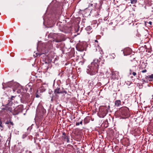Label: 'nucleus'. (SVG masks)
I'll return each mask as SVG.
<instances>
[{
	"label": "nucleus",
	"instance_id": "nucleus-1",
	"mask_svg": "<svg viewBox=\"0 0 153 153\" xmlns=\"http://www.w3.org/2000/svg\"><path fill=\"white\" fill-rule=\"evenodd\" d=\"M104 61L102 56L99 57L98 59H95L88 66L87 73L91 75H95L98 73L99 65L103 64Z\"/></svg>",
	"mask_w": 153,
	"mask_h": 153
},
{
	"label": "nucleus",
	"instance_id": "nucleus-2",
	"mask_svg": "<svg viewBox=\"0 0 153 153\" xmlns=\"http://www.w3.org/2000/svg\"><path fill=\"white\" fill-rule=\"evenodd\" d=\"M10 103L7 104L5 106V108H2L4 110H7L11 112L13 114L16 115L18 114L21 111V109L19 107H17L16 108L13 109L11 107L9 106Z\"/></svg>",
	"mask_w": 153,
	"mask_h": 153
},
{
	"label": "nucleus",
	"instance_id": "nucleus-3",
	"mask_svg": "<svg viewBox=\"0 0 153 153\" xmlns=\"http://www.w3.org/2000/svg\"><path fill=\"white\" fill-rule=\"evenodd\" d=\"M103 3L102 1H100L99 4L97 5L95 8V10H94L91 11L90 13L96 17H97L99 15V13L100 10L102 8V5Z\"/></svg>",
	"mask_w": 153,
	"mask_h": 153
},
{
	"label": "nucleus",
	"instance_id": "nucleus-4",
	"mask_svg": "<svg viewBox=\"0 0 153 153\" xmlns=\"http://www.w3.org/2000/svg\"><path fill=\"white\" fill-rule=\"evenodd\" d=\"M107 113L106 107L105 106H101L99 108V111L98 114L100 117L103 118L106 116Z\"/></svg>",
	"mask_w": 153,
	"mask_h": 153
},
{
	"label": "nucleus",
	"instance_id": "nucleus-5",
	"mask_svg": "<svg viewBox=\"0 0 153 153\" xmlns=\"http://www.w3.org/2000/svg\"><path fill=\"white\" fill-rule=\"evenodd\" d=\"M46 110L43 106L39 105L36 109V114L40 117L43 116L45 113Z\"/></svg>",
	"mask_w": 153,
	"mask_h": 153
},
{
	"label": "nucleus",
	"instance_id": "nucleus-6",
	"mask_svg": "<svg viewBox=\"0 0 153 153\" xmlns=\"http://www.w3.org/2000/svg\"><path fill=\"white\" fill-rule=\"evenodd\" d=\"M121 114L127 118L130 116L128 108L126 107H124L121 109Z\"/></svg>",
	"mask_w": 153,
	"mask_h": 153
},
{
	"label": "nucleus",
	"instance_id": "nucleus-7",
	"mask_svg": "<svg viewBox=\"0 0 153 153\" xmlns=\"http://www.w3.org/2000/svg\"><path fill=\"white\" fill-rule=\"evenodd\" d=\"M136 67L133 66L129 70V74L130 75H132L134 76H136L137 73H136Z\"/></svg>",
	"mask_w": 153,
	"mask_h": 153
},
{
	"label": "nucleus",
	"instance_id": "nucleus-8",
	"mask_svg": "<svg viewBox=\"0 0 153 153\" xmlns=\"http://www.w3.org/2000/svg\"><path fill=\"white\" fill-rule=\"evenodd\" d=\"M131 50L129 48L125 49L123 51V53L124 56H127L130 54Z\"/></svg>",
	"mask_w": 153,
	"mask_h": 153
},
{
	"label": "nucleus",
	"instance_id": "nucleus-9",
	"mask_svg": "<svg viewBox=\"0 0 153 153\" xmlns=\"http://www.w3.org/2000/svg\"><path fill=\"white\" fill-rule=\"evenodd\" d=\"M76 48L79 51H82L84 50L85 47L82 45L81 44H80L77 46Z\"/></svg>",
	"mask_w": 153,
	"mask_h": 153
},
{
	"label": "nucleus",
	"instance_id": "nucleus-10",
	"mask_svg": "<svg viewBox=\"0 0 153 153\" xmlns=\"http://www.w3.org/2000/svg\"><path fill=\"white\" fill-rule=\"evenodd\" d=\"M54 93L55 94H59L62 93V91L60 90L59 88L58 87L56 89H55L54 91Z\"/></svg>",
	"mask_w": 153,
	"mask_h": 153
},
{
	"label": "nucleus",
	"instance_id": "nucleus-11",
	"mask_svg": "<svg viewBox=\"0 0 153 153\" xmlns=\"http://www.w3.org/2000/svg\"><path fill=\"white\" fill-rule=\"evenodd\" d=\"M90 120L89 117L87 116L86 117L84 120L83 122L84 124H86L88 123Z\"/></svg>",
	"mask_w": 153,
	"mask_h": 153
},
{
	"label": "nucleus",
	"instance_id": "nucleus-12",
	"mask_svg": "<svg viewBox=\"0 0 153 153\" xmlns=\"http://www.w3.org/2000/svg\"><path fill=\"white\" fill-rule=\"evenodd\" d=\"M115 105L117 107H119L121 105V102L120 100H118L115 101Z\"/></svg>",
	"mask_w": 153,
	"mask_h": 153
},
{
	"label": "nucleus",
	"instance_id": "nucleus-13",
	"mask_svg": "<svg viewBox=\"0 0 153 153\" xmlns=\"http://www.w3.org/2000/svg\"><path fill=\"white\" fill-rule=\"evenodd\" d=\"M147 78L149 81H152L153 80V74L151 75L148 76Z\"/></svg>",
	"mask_w": 153,
	"mask_h": 153
},
{
	"label": "nucleus",
	"instance_id": "nucleus-14",
	"mask_svg": "<svg viewBox=\"0 0 153 153\" xmlns=\"http://www.w3.org/2000/svg\"><path fill=\"white\" fill-rule=\"evenodd\" d=\"M137 0H125V1H130V2L131 4H134L136 3L137 2Z\"/></svg>",
	"mask_w": 153,
	"mask_h": 153
},
{
	"label": "nucleus",
	"instance_id": "nucleus-15",
	"mask_svg": "<svg viewBox=\"0 0 153 153\" xmlns=\"http://www.w3.org/2000/svg\"><path fill=\"white\" fill-rule=\"evenodd\" d=\"M95 44L96 45L97 47H98V48L99 49V47L98 44V41L97 40H95Z\"/></svg>",
	"mask_w": 153,
	"mask_h": 153
},
{
	"label": "nucleus",
	"instance_id": "nucleus-16",
	"mask_svg": "<svg viewBox=\"0 0 153 153\" xmlns=\"http://www.w3.org/2000/svg\"><path fill=\"white\" fill-rule=\"evenodd\" d=\"M92 29L90 26H88L86 28V30L87 31H90Z\"/></svg>",
	"mask_w": 153,
	"mask_h": 153
},
{
	"label": "nucleus",
	"instance_id": "nucleus-17",
	"mask_svg": "<svg viewBox=\"0 0 153 153\" xmlns=\"http://www.w3.org/2000/svg\"><path fill=\"white\" fill-rule=\"evenodd\" d=\"M13 82H9L8 83V87H11L13 85Z\"/></svg>",
	"mask_w": 153,
	"mask_h": 153
},
{
	"label": "nucleus",
	"instance_id": "nucleus-18",
	"mask_svg": "<svg viewBox=\"0 0 153 153\" xmlns=\"http://www.w3.org/2000/svg\"><path fill=\"white\" fill-rule=\"evenodd\" d=\"M111 77L112 79H115L116 78L115 76V74L114 73H112Z\"/></svg>",
	"mask_w": 153,
	"mask_h": 153
},
{
	"label": "nucleus",
	"instance_id": "nucleus-19",
	"mask_svg": "<svg viewBox=\"0 0 153 153\" xmlns=\"http://www.w3.org/2000/svg\"><path fill=\"white\" fill-rule=\"evenodd\" d=\"M111 57L112 59H114L115 57V55L114 53H112L111 54Z\"/></svg>",
	"mask_w": 153,
	"mask_h": 153
},
{
	"label": "nucleus",
	"instance_id": "nucleus-20",
	"mask_svg": "<svg viewBox=\"0 0 153 153\" xmlns=\"http://www.w3.org/2000/svg\"><path fill=\"white\" fill-rule=\"evenodd\" d=\"M10 125H9L8 126V128H10L11 127V125L13 126V123L10 121V123H9Z\"/></svg>",
	"mask_w": 153,
	"mask_h": 153
},
{
	"label": "nucleus",
	"instance_id": "nucleus-21",
	"mask_svg": "<svg viewBox=\"0 0 153 153\" xmlns=\"http://www.w3.org/2000/svg\"><path fill=\"white\" fill-rule=\"evenodd\" d=\"M65 139H66L67 142V143H68L69 142V138L68 136H66V137H65Z\"/></svg>",
	"mask_w": 153,
	"mask_h": 153
},
{
	"label": "nucleus",
	"instance_id": "nucleus-22",
	"mask_svg": "<svg viewBox=\"0 0 153 153\" xmlns=\"http://www.w3.org/2000/svg\"><path fill=\"white\" fill-rule=\"evenodd\" d=\"M10 121H11L10 120H7L6 122L5 123L7 124H9V123H10Z\"/></svg>",
	"mask_w": 153,
	"mask_h": 153
},
{
	"label": "nucleus",
	"instance_id": "nucleus-23",
	"mask_svg": "<svg viewBox=\"0 0 153 153\" xmlns=\"http://www.w3.org/2000/svg\"><path fill=\"white\" fill-rule=\"evenodd\" d=\"M0 127H1L2 128H3V126L2 125V122L1 121H0Z\"/></svg>",
	"mask_w": 153,
	"mask_h": 153
},
{
	"label": "nucleus",
	"instance_id": "nucleus-24",
	"mask_svg": "<svg viewBox=\"0 0 153 153\" xmlns=\"http://www.w3.org/2000/svg\"><path fill=\"white\" fill-rule=\"evenodd\" d=\"M147 71L146 69H145V70H142V71H141V72L143 73H145Z\"/></svg>",
	"mask_w": 153,
	"mask_h": 153
},
{
	"label": "nucleus",
	"instance_id": "nucleus-25",
	"mask_svg": "<svg viewBox=\"0 0 153 153\" xmlns=\"http://www.w3.org/2000/svg\"><path fill=\"white\" fill-rule=\"evenodd\" d=\"M79 124H80L79 122H77L76 123V126H78L79 125Z\"/></svg>",
	"mask_w": 153,
	"mask_h": 153
},
{
	"label": "nucleus",
	"instance_id": "nucleus-26",
	"mask_svg": "<svg viewBox=\"0 0 153 153\" xmlns=\"http://www.w3.org/2000/svg\"><path fill=\"white\" fill-rule=\"evenodd\" d=\"M36 56H41L42 54V53H36Z\"/></svg>",
	"mask_w": 153,
	"mask_h": 153
},
{
	"label": "nucleus",
	"instance_id": "nucleus-27",
	"mask_svg": "<svg viewBox=\"0 0 153 153\" xmlns=\"http://www.w3.org/2000/svg\"><path fill=\"white\" fill-rule=\"evenodd\" d=\"M15 96H12L11 98H10V100H13V98H15Z\"/></svg>",
	"mask_w": 153,
	"mask_h": 153
},
{
	"label": "nucleus",
	"instance_id": "nucleus-28",
	"mask_svg": "<svg viewBox=\"0 0 153 153\" xmlns=\"http://www.w3.org/2000/svg\"><path fill=\"white\" fill-rule=\"evenodd\" d=\"M62 135L64 136H67L66 135V134L64 132H63L62 133Z\"/></svg>",
	"mask_w": 153,
	"mask_h": 153
},
{
	"label": "nucleus",
	"instance_id": "nucleus-29",
	"mask_svg": "<svg viewBox=\"0 0 153 153\" xmlns=\"http://www.w3.org/2000/svg\"><path fill=\"white\" fill-rule=\"evenodd\" d=\"M82 120H81V121H80V122H79L80 123V124L82 125Z\"/></svg>",
	"mask_w": 153,
	"mask_h": 153
},
{
	"label": "nucleus",
	"instance_id": "nucleus-30",
	"mask_svg": "<svg viewBox=\"0 0 153 153\" xmlns=\"http://www.w3.org/2000/svg\"><path fill=\"white\" fill-rule=\"evenodd\" d=\"M26 137V136L25 134H23L22 136V138H24Z\"/></svg>",
	"mask_w": 153,
	"mask_h": 153
},
{
	"label": "nucleus",
	"instance_id": "nucleus-31",
	"mask_svg": "<svg viewBox=\"0 0 153 153\" xmlns=\"http://www.w3.org/2000/svg\"><path fill=\"white\" fill-rule=\"evenodd\" d=\"M152 22L151 21H150L149 22H148V23L150 24V25H151L152 24Z\"/></svg>",
	"mask_w": 153,
	"mask_h": 153
},
{
	"label": "nucleus",
	"instance_id": "nucleus-32",
	"mask_svg": "<svg viewBox=\"0 0 153 153\" xmlns=\"http://www.w3.org/2000/svg\"><path fill=\"white\" fill-rule=\"evenodd\" d=\"M36 97H37V98H38L39 97V95L38 94H37L36 95Z\"/></svg>",
	"mask_w": 153,
	"mask_h": 153
},
{
	"label": "nucleus",
	"instance_id": "nucleus-33",
	"mask_svg": "<svg viewBox=\"0 0 153 153\" xmlns=\"http://www.w3.org/2000/svg\"><path fill=\"white\" fill-rule=\"evenodd\" d=\"M62 138H63L64 139H65V136H63Z\"/></svg>",
	"mask_w": 153,
	"mask_h": 153
},
{
	"label": "nucleus",
	"instance_id": "nucleus-34",
	"mask_svg": "<svg viewBox=\"0 0 153 153\" xmlns=\"http://www.w3.org/2000/svg\"><path fill=\"white\" fill-rule=\"evenodd\" d=\"M28 153H32V152L31 151H29L28 152Z\"/></svg>",
	"mask_w": 153,
	"mask_h": 153
},
{
	"label": "nucleus",
	"instance_id": "nucleus-35",
	"mask_svg": "<svg viewBox=\"0 0 153 153\" xmlns=\"http://www.w3.org/2000/svg\"><path fill=\"white\" fill-rule=\"evenodd\" d=\"M64 92L65 93V94L67 93V92L66 91H64Z\"/></svg>",
	"mask_w": 153,
	"mask_h": 153
},
{
	"label": "nucleus",
	"instance_id": "nucleus-36",
	"mask_svg": "<svg viewBox=\"0 0 153 153\" xmlns=\"http://www.w3.org/2000/svg\"><path fill=\"white\" fill-rule=\"evenodd\" d=\"M13 91L14 92L15 91V90L14 89H13Z\"/></svg>",
	"mask_w": 153,
	"mask_h": 153
},
{
	"label": "nucleus",
	"instance_id": "nucleus-37",
	"mask_svg": "<svg viewBox=\"0 0 153 153\" xmlns=\"http://www.w3.org/2000/svg\"><path fill=\"white\" fill-rule=\"evenodd\" d=\"M57 42H60V41H56Z\"/></svg>",
	"mask_w": 153,
	"mask_h": 153
},
{
	"label": "nucleus",
	"instance_id": "nucleus-38",
	"mask_svg": "<svg viewBox=\"0 0 153 153\" xmlns=\"http://www.w3.org/2000/svg\"><path fill=\"white\" fill-rule=\"evenodd\" d=\"M29 128H27V130H28Z\"/></svg>",
	"mask_w": 153,
	"mask_h": 153
},
{
	"label": "nucleus",
	"instance_id": "nucleus-39",
	"mask_svg": "<svg viewBox=\"0 0 153 153\" xmlns=\"http://www.w3.org/2000/svg\"><path fill=\"white\" fill-rule=\"evenodd\" d=\"M0 153H1L0 152Z\"/></svg>",
	"mask_w": 153,
	"mask_h": 153
}]
</instances>
